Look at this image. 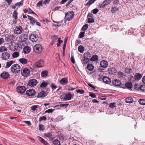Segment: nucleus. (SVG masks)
I'll return each mask as SVG.
<instances>
[{"instance_id": "f257e3e1", "label": "nucleus", "mask_w": 145, "mask_h": 145, "mask_svg": "<svg viewBox=\"0 0 145 145\" xmlns=\"http://www.w3.org/2000/svg\"><path fill=\"white\" fill-rule=\"evenodd\" d=\"M10 69L11 72L13 73H17L20 71V67L18 64H15L11 66Z\"/></svg>"}, {"instance_id": "f03ea898", "label": "nucleus", "mask_w": 145, "mask_h": 145, "mask_svg": "<svg viewBox=\"0 0 145 145\" xmlns=\"http://www.w3.org/2000/svg\"><path fill=\"white\" fill-rule=\"evenodd\" d=\"M74 16L73 12H68L65 14V18L67 20L70 21L73 19Z\"/></svg>"}, {"instance_id": "7ed1b4c3", "label": "nucleus", "mask_w": 145, "mask_h": 145, "mask_svg": "<svg viewBox=\"0 0 145 145\" xmlns=\"http://www.w3.org/2000/svg\"><path fill=\"white\" fill-rule=\"evenodd\" d=\"M21 73L22 76L27 77L30 74V71L28 69L25 68L21 70Z\"/></svg>"}, {"instance_id": "20e7f679", "label": "nucleus", "mask_w": 145, "mask_h": 145, "mask_svg": "<svg viewBox=\"0 0 145 145\" xmlns=\"http://www.w3.org/2000/svg\"><path fill=\"white\" fill-rule=\"evenodd\" d=\"M38 82L36 79H32L28 81L27 85L31 87H33L35 86Z\"/></svg>"}, {"instance_id": "39448f33", "label": "nucleus", "mask_w": 145, "mask_h": 145, "mask_svg": "<svg viewBox=\"0 0 145 145\" xmlns=\"http://www.w3.org/2000/svg\"><path fill=\"white\" fill-rule=\"evenodd\" d=\"M23 31L22 26L19 25L16 27L14 31V33L17 34H21Z\"/></svg>"}, {"instance_id": "423d86ee", "label": "nucleus", "mask_w": 145, "mask_h": 145, "mask_svg": "<svg viewBox=\"0 0 145 145\" xmlns=\"http://www.w3.org/2000/svg\"><path fill=\"white\" fill-rule=\"evenodd\" d=\"M34 50L36 53H39L41 52L42 48L40 45L37 44L34 47Z\"/></svg>"}, {"instance_id": "0eeeda50", "label": "nucleus", "mask_w": 145, "mask_h": 145, "mask_svg": "<svg viewBox=\"0 0 145 145\" xmlns=\"http://www.w3.org/2000/svg\"><path fill=\"white\" fill-rule=\"evenodd\" d=\"M29 39L32 42H34L37 41L38 39V35L35 34H31L29 36Z\"/></svg>"}, {"instance_id": "6e6552de", "label": "nucleus", "mask_w": 145, "mask_h": 145, "mask_svg": "<svg viewBox=\"0 0 145 145\" xmlns=\"http://www.w3.org/2000/svg\"><path fill=\"white\" fill-rule=\"evenodd\" d=\"M18 44L14 42L12 43L9 46V49L12 51L16 50L18 48Z\"/></svg>"}, {"instance_id": "1a4fd4ad", "label": "nucleus", "mask_w": 145, "mask_h": 145, "mask_svg": "<svg viewBox=\"0 0 145 145\" xmlns=\"http://www.w3.org/2000/svg\"><path fill=\"white\" fill-rule=\"evenodd\" d=\"M27 35L26 34H22L20 36L21 40L20 42L21 43L23 42L26 43V40L27 39Z\"/></svg>"}, {"instance_id": "9d476101", "label": "nucleus", "mask_w": 145, "mask_h": 145, "mask_svg": "<svg viewBox=\"0 0 145 145\" xmlns=\"http://www.w3.org/2000/svg\"><path fill=\"white\" fill-rule=\"evenodd\" d=\"M10 57V54L7 52L3 53L1 55V58L3 60H7L9 59Z\"/></svg>"}, {"instance_id": "9b49d317", "label": "nucleus", "mask_w": 145, "mask_h": 145, "mask_svg": "<svg viewBox=\"0 0 145 145\" xmlns=\"http://www.w3.org/2000/svg\"><path fill=\"white\" fill-rule=\"evenodd\" d=\"M35 65L36 67L40 68L43 66L44 61L42 59H40L36 63Z\"/></svg>"}, {"instance_id": "f8f14e48", "label": "nucleus", "mask_w": 145, "mask_h": 145, "mask_svg": "<svg viewBox=\"0 0 145 145\" xmlns=\"http://www.w3.org/2000/svg\"><path fill=\"white\" fill-rule=\"evenodd\" d=\"M18 92L20 93H23L26 90V88L24 86H20L17 87L16 88Z\"/></svg>"}, {"instance_id": "ddd939ff", "label": "nucleus", "mask_w": 145, "mask_h": 145, "mask_svg": "<svg viewBox=\"0 0 145 145\" xmlns=\"http://www.w3.org/2000/svg\"><path fill=\"white\" fill-rule=\"evenodd\" d=\"M35 91L33 89H29L26 91V94L28 96H31L35 95Z\"/></svg>"}, {"instance_id": "4468645a", "label": "nucleus", "mask_w": 145, "mask_h": 145, "mask_svg": "<svg viewBox=\"0 0 145 145\" xmlns=\"http://www.w3.org/2000/svg\"><path fill=\"white\" fill-rule=\"evenodd\" d=\"M0 76L3 78L7 79L9 77L10 75L8 72H4L2 73Z\"/></svg>"}, {"instance_id": "2eb2a0df", "label": "nucleus", "mask_w": 145, "mask_h": 145, "mask_svg": "<svg viewBox=\"0 0 145 145\" xmlns=\"http://www.w3.org/2000/svg\"><path fill=\"white\" fill-rule=\"evenodd\" d=\"M31 49L30 47L26 46L24 48L23 51L24 54H28L30 52Z\"/></svg>"}, {"instance_id": "dca6fc26", "label": "nucleus", "mask_w": 145, "mask_h": 145, "mask_svg": "<svg viewBox=\"0 0 145 145\" xmlns=\"http://www.w3.org/2000/svg\"><path fill=\"white\" fill-rule=\"evenodd\" d=\"M59 82L62 85H64L66 84L68 82V80L67 78H61L59 80Z\"/></svg>"}, {"instance_id": "f3484780", "label": "nucleus", "mask_w": 145, "mask_h": 145, "mask_svg": "<svg viewBox=\"0 0 145 145\" xmlns=\"http://www.w3.org/2000/svg\"><path fill=\"white\" fill-rule=\"evenodd\" d=\"M101 66L103 68H106L108 65V62L105 60H102L101 61L100 63Z\"/></svg>"}, {"instance_id": "a211bd4d", "label": "nucleus", "mask_w": 145, "mask_h": 145, "mask_svg": "<svg viewBox=\"0 0 145 145\" xmlns=\"http://www.w3.org/2000/svg\"><path fill=\"white\" fill-rule=\"evenodd\" d=\"M72 97V95L69 92L68 93L65 95L64 99L66 101L70 100L71 99Z\"/></svg>"}, {"instance_id": "6ab92c4d", "label": "nucleus", "mask_w": 145, "mask_h": 145, "mask_svg": "<svg viewBox=\"0 0 145 145\" xmlns=\"http://www.w3.org/2000/svg\"><path fill=\"white\" fill-rule=\"evenodd\" d=\"M103 80L104 83L107 84H109L111 82L110 79L106 76L104 77Z\"/></svg>"}, {"instance_id": "aec40b11", "label": "nucleus", "mask_w": 145, "mask_h": 145, "mask_svg": "<svg viewBox=\"0 0 145 145\" xmlns=\"http://www.w3.org/2000/svg\"><path fill=\"white\" fill-rule=\"evenodd\" d=\"M46 95H47L46 92L44 91H42L38 93L37 97L38 98H42L46 96Z\"/></svg>"}, {"instance_id": "412c9836", "label": "nucleus", "mask_w": 145, "mask_h": 145, "mask_svg": "<svg viewBox=\"0 0 145 145\" xmlns=\"http://www.w3.org/2000/svg\"><path fill=\"white\" fill-rule=\"evenodd\" d=\"M27 16L28 17V19L30 21V23L32 25H34L35 22H36V20L35 18L28 15H27Z\"/></svg>"}, {"instance_id": "4be33fe9", "label": "nucleus", "mask_w": 145, "mask_h": 145, "mask_svg": "<svg viewBox=\"0 0 145 145\" xmlns=\"http://www.w3.org/2000/svg\"><path fill=\"white\" fill-rule=\"evenodd\" d=\"M37 137L39 140L44 144L45 145H48L49 144L46 141L41 137L39 136H37Z\"/></svg>"}, {"instance_id": "5701e85b", "label": "nucleus", "mask_w": 145, "mask_h": 145, "mask_svg": "<svg viewBox=\"0 0 145 145\" xmlns=\"http://www.w3.org/2000/svg\"><path fill=\"white\" fill-rule=\"evenodd\" d=\"M113 84L115 86H120L121 84V82L119 80L116 79L112 81Z\"/></svg>"}, {"instance_id": "b1692460", "label": "nucleus", "mask_w": 145, "mask_h": 145, "mask_svg": "<svg viewBox=\"0 0 145 145\" xmlns=\"http://www.w3.org/2000/svg\"><path fill=\"white\" fill-rule=\"evenodd\" d=\"M116 70L114 68H111L108 70V73L110 74H113L116 72Z\"/></svg>"}, {"instance_id": "393cba45", "label": "nucleus", "mask_w": 145, "mask_h": 145, "mask_svg": "<svg viewBox=\"0 0 145 145\" xmlns=\"http://www.w3.org/2000/svg\"><path fill=\"white\" fill-rule=\"evenodd\" d=\"M44 135L46 137L48 138L50 140H52L54 139V137L50 133L44 134Z\"/></svg>"}, {"instance_id": "a878e982", "label": "nucleus", "mask_w": 145, "mask_h": 145, "mask_svg": "<svg viewBox=\"0 0 145 145\" xmlns=\"http://www.w3.org/2000/svg\"><path fill=\"white\" fill-rule=\"evenodd\" d=\"M110 2L111 1L110 0H106L103 2L102 4H101V7H104L106 5L110 3Z\"/></svg>"}, {"instance_id": "bb28decb", "label": "nucleus", "mask_w": 145, "mask_h": 145, "mask_svg": "<svg viewBox=\"0 0 145 145\" xmlns=\"http://www.w3.org/2000/svg\"><path fill=\"white\" fill-rule=\"evenodd\" d=\"M142 77V74L139 73H136L134 76L135 79L136 80H140Z\"/></svg>"}, {"instance_id": "cd10ccee", "label": "nucleus", "mask_w": 145, "mask_h": 145, "mask_svg": "<svg viewBox=\"0 0 145 145\" xmlns=\"http://www.w3.org/2000/svg\"><path fill=\"white\" fill-rule=\"evenodd\" d=\"M15 38V36L12 35H10L7 38V40L8 42L12 41V40H14Z\"/></svg>"}, {"instance_id": "c85d7f7f", "label": "nucleus", "mask_w": 145, "mask_h": 145, "mask_svg": "<svg viewBox=\"0 0 145 145\" xmlns=\"http://www.w3.org/2000/svg\"><path fill=\"white\" fill-rule=\"evenodd\" d=\"M98 60V56L97 55H94L90 59L91 61H97Z\"/></svg>"}, {"instance_id": "c756f323", "label": "nucleus", "mask_w": 145, "mask_h": 145, "mask_svg": "<svg viewBox=\"0 0 145 145\" xmlns=\"http://www.w3.org/2000/svg\"><path fill=\"white\" fill-rule=\"evenodd\" d=\"M14 63V61H10L6 62V64L5 66L6 68H8L13 63Z\"/></svg>"}, {"instance_id": "7c9ffc66", "label": "nucleus", "mask_w": 145, "mask_h": 145, "mask_svg": "<svg viewBox=\"0 0 145 145\" xmlns=\"http://www.w3.org/2000/svg\"><path fill=\"white\" fill-rule=\"evenodd\" d=\"M119 9L118 7H113L111 9V11L112 13H114L118 11Z\"/></svg>"}, {"instance_id": "2f4dec72", "label": "nucleus", "mask_w": 145, "mask_h": 145, "mask_svg": "<svg viewBox=\"0 0 145 145\" xmlns=\"http://www.w3.org/2000/svg\"><path fill=\"white\" fill-rule=\"evenodd\" d=\"M48 72L47 71L45 70L42 71L41 73V75L42 77H45L47 76Z\"/></svg>"}, {"instance_id": "473e14b6", "label": "nucleus", "mask_w": 145, "mask_h": 145, "mask_svg": "<svg viewBox=\"0 0 145 145\" xmlns=\"http://www.w3.org/2000/svg\"><path fill=\"white\" fill-rule=\"evenodd\" d=\"M87 68L89 70L92 71L94 69V66L91 64H89L88 65Z\"/></svg>"}, {"instance_id": "72a5a7b5", "label": "nucleus", "mask_w": 145, "mask_h": 145, "mask_svg": "<svg viewBox=\"0 0 145 145\" xmlns=\"http://www.w3.org/2000/svg\"><path fill=\"white\" fill-rule=\"evenodd\" d=\"M19 61L22 64H26L27 62V60L25 58H21L19 59Z\"/></svg>"}, {"instance_id": "f704fd0d", "label": "nucleus", "mask_w": 145, "mask_h": 145, "mask_svg": "<svg viewBox=\"0 0 145 145\" xmlns=\"http://www.w3.org/2000/svg\"><path fill=\"white\" fill-rule=\"evenodd\" d=\"M125 86L129 89L132 88V85L131 83L127 82L125 84Z\"/></svg>"}, {"instance_id": "c9c22d12", "label": "nucleus", "mask_w": 145, "mask_h": 145, "mask_svg": "<svg viewBox=\"0 0 145 145\" xmlns=\"http://www.w3.org/2000/svg\"><path fill=\"white\" fill-rule=\"evenodd\" d=\"M125 101L128 103H131L133 102V100L131 97H128L125 99Z\"/></svg>"}, {"instance_id": "e433bc0d", "label": "nucleus", "mask_w": 145, "mask_h": 145, "mask_svg": "<svg viewBox=\"0 0 145 145\" xmlns=\"http://www.w3.org/2000/svg\"><path fill=\"white\" fill-rule=\"evenodd\" d=\"M7 50V48L5 46H2L0 47V52L6 51Z\"/></svg>"}, {"instance_id": "4c0bfd02", "label": "nucleus", "mask_w": 145, "mask_h": 145, "mask_svg": "<svg viewBox=\"0 0 145 145\" xmlns=\"http://www.w3.org/2000/svg\"><path fill=\"white\" fill-rule=\"evenodd\" d=\"M51 38L52 39V41L55 42L58 39V37L56 35H54L51 36Z\"/></svg>"}, {"instance_id": "58836bf2", "label": "nucleus", "mask_w": 145, "mask_h": 145, "mask_svg": "<svg viewBox=\"0 0 145 145\" xmlns=\"http://www.w3.org/2000/svg\"><path fill=\"white\" fill-rule=\"evenodd\" d=\"M84 59L83 60V63L84 64H86L89 61V59L87 57V56H85L84 57Z\"/></svg>"}, {"instance_id": "ea45409f", "label": "nucleus", "mask_w": 145, "mask_h": 145, "mask_svg": "<svg viewBox=\"0 0 145 145\" xmlns=\"http://www.w3.org/2000/svg\"><path fill=\"white\" fill-rule=\"evenodd\" d=\"M139 103L141 105H145V100L143 99H140L138 101Z\"/></svg>"}, {"instance_id": "a19ab883", "label": "nucleus", "mask_w": 145, "mask_h": 145, "mask_svg": "<svg viewBox=\"0 0 145 145\" xmlns=\"http://www.w3.org/2000/svg\"><path fill=\"white\" fill-rule=\"evenodd\" d=\"M54 145H60V141L57 139H56L53 141Z\"/></svg>"}, {"instance_id": "79ce46f5", "label": "nucleus", "mask_w": 145, "mask_h": 145, "mask_svg": "<svg viewBox=\"0 0 145 145\" xmlns=\"http://www.w3.org/2000/svg\"><path fill=\"white\" fill-rule=\"evenodd\" d=\"M78 51L81 53H82L83 52L84 48V47L82 46H80L78 47Z\"/></svg>"}, {"instance_id": "37998d69", "label": "nucleus", "mask_w": 145, "mask_h": 145, "mask_svg": "<svg viewBox=\"0 0 145 145\" xmlns=\"http://www.w3.org/2000/svg\"><path fill=\"white\" fill-rule=\"evenodd\" d=\"M125 71L126 73L128 74H129L132 72V70L131 68L127 67L125 69Z\"/></svg>"}, {"instance_id": "c03bdc74", "label": "nucleus", "mask_w": 145, "mask_h": 145, "mask_svg": "<svg viewBox=\"0 0 145 145\" xmlns=\"http://www.w3.org/2000/svg\"><path fill=\"white\" fill-rule=\"evenodd\" d=\"M96 0H89L86 3V5L87 6H90L92 3H94Z\"/></svg>"}, {"instance_id": "a18cd8bd", "label": "nucleus", "mask_w": 145, "mask_h": 145, "mask_svg": "<svg viewBox=\"0 0 145 145\" xmlns=\"http://www.w3.org/2000/svg\"><path fill=\"white\" fill-rule=\"evenodd\" d=\"M48 84L47 82H43L41 84L40 86L41 88H45L46 87Z\"/></svg>"}, {"instance_id": "49530a36", "label": "nucleus", "mask_w": 145, "mask_h": 145, "mask_svg": "<svg viewBox=\"0 0 145 145\" xmlns=\"http://www.w3.org/2000/svg\"><path fill=\"white\" fill-rule=\"evenodd\" d=\"M145 89V85H141L140 86L139 89L142 91H144Z\"/></svg>"}, {"instance_id": "de8ad7c7", "label": "nucleus", "mask_w": 145, "mask_h": 145, "mask_svg": "<svg viewBox=\"0 0 145 145\" xmlns=\"http://www.w3.org/2000/svg\"><path fill=\"white\" fill-rule=\"evenodd\" d=\"M38 107L39 106L37 105L32 106L31 107V109L33 111H35Z\"/></svg>"}, {"instance_id": "09e8293b", "label": "nucleus", "mask_w": 145, "mask_h": 145, "mask_svg": "<svg viewBox=\"0 0 145 145\" xmlns=\"http://www.w3.org/2000/svg\"><path fill=\"white\" fill-rule=\"evenodd\" d=\"M19 56V54L18 52H15L12 54V57L14 58L17 57Z\"/></svg>"}, {"instance_id": "8fccbe9b", "label": "nucleus", "mask_w": 145, "mask_h": 145, "mask_svg": "<svg viewBox=\"0 0 145 145\" xmlns=\"http://www.w3.org/2000/svg\"><path fill=\"white\" fill-rule=\"evenodd\" d=\"M88 24H86L84 25L82 28L83 31H85L88 28Z\"/></svg>"}, {"instance_id": "3c124183", "label": "nucleus", "mask_w": 145, "mask_h": 145, "mask_svg": "<svg viewBox=\"0 0 145 145\" xmlns=\"http://www.w3.org/2000/svg\"><path fill=\"white\" fill-rule=\"evenodd\" d=\"M44 129V126L42 124H40L39 125V129L40 131H43Z\"/></svg>"}, {"instance_id": "603ef678", "label": "nucleus", "mask_w": 145, "mask_h": 145, "mask_svg": "<svg viewBox=\"0 0 145 145\" xmlns=\"http://www.w3.org/2000/svg\"><path fill=\"white\" fill-rule=\"evenodd\" d=\"M13 17L15 19L17 18V13L16 12V11L15 10L14 11Z\"/></svg>"}, {"instance_id": "864d4df0", "label": "nucleus", "mask_w": 145, "mask_h": 145, "mask_svg": "<svg viewBox=\"0 0 145 145\" xmlns=\"http://www.w3.org/2000/svg\"><path fill=\"white\" fill-rule=\"evenodd\" d=\"M76 91L78 93L83 94L84 93V91L83 89H78L76 90Z\"/></svg>"}, {"instance_id": "5fc2aeb1", "label": "nucleus", "mask_w": 145, "mask_h": 145, "mask_svg": "<svg viewBox=\"0 0 145 145\" xmlns=\"http://www.w3.org/2000/svg\"><path fill=\"white\" fill-rule=\"evenodd\" d=\"M87 56V57L89 58V57L91 56V54L89 52H87L85 53L84 54V56Z\"/></svg>"}, {"instance_id": "6e6d98bb", "label": "nucleus", "mask_w": 145, "mask_h": 145, "mask_svg": "<svg viewBox=\"0 0 145 145\" xmlns=\"http://www.w3.org/2000/svg\"><path fill=\"white\" fill-rule=\"evenodd\" d=\"M140 86L139 84H136L134 86V88H135V89L137 90H139V87Z\"/></svg>"}, {"instance_id": "4d7b16f0", "label": "nucleus", "mask_w": 145, "mask_h": 145, "mask_svg": "<svg viewBox=\"0 0 145 145\" xmlns=\"http://www.w3.org/2000/svg\"><path fill=\"white\" fill-rule=\"evenodd\" d=\"M46 119V117L45 116H43L42 117H40L39 120V121L40 122L42 120H45Z\"/></svg>"}, {"instance_id": "13d9d810", "label": "nucleus", "mask_w": 145, "mask_h": 145, "mask_svg": "<svg viewBox=\"0 0 145 145\" xmlns=\"http://www.w3.org/2000/svg\"><path fill=\"white\" fill-rule=\"evenodd\" d=\"M23 3L22 2H20L19 3H16L15 5L16 6H18L19 7H20V6H22L23 5Z\"/></svg>"}, {"instance_id": "bf43d9fd", "label": "nucleus", "mask_w": 145, "mask_h": 145, "mask_svg": "<svg viewBox=\"0 0 145 145\" xmlns=\"http://www.w3.org/2000/svg\"><path fill=\"white\" fill-rule=\"evenodd\" d=\"M50 87L53 89H55L57 88V86H55L54 84L53 83L51 84Z\"/></svg>"}, {"instance_id": "052dcab7", "label": "nucleus", "mask_w": 145, "mask_h": 145, "mask_svg": "<svg viewBox=\"0 0 145 145\" xmlns=\"http://www.w3.org/2000/svg\"><path fill=\"white\" fill-rule=\"evenodd\" d=\"M42 6V1H40L37 3V7H40Z\"/></svg>"}, {"instance_id": "680f3d73", "label": "nucleus", "mask_w": 145, "mask_h": 145, "mask_svg": "<svg viewBox=\"0 0 145 145\" xmlns=\"http://www.w3.org/2000/svg\"><path fill=\"white\" fill-rule=\"evenodd\" d=\"M84 32H81L79 35V37L80 38H82L84 36Z\"/></svg>"}, {"instance_id": "e2e57ef3", "label": "nucleus", "mask_w": 145, "mask_h": 145, "mask_svg": "<svg viewBox=\"0 0 145 145\" xmlns=\"http://www.w3.org/2000/svg\"><path fill=\"white\" fill-rule=\"evenodd\" d=\"M118 74L119 77H121L123 76L124 74L122 72H118Z\"/></svg>"}, {"instance_id": "0e129e2a", "label": "nucleus", "mask_w": 145, "mask_h": 145, "mask_svg": "<svg viewBox=\"0 0 145 145\" xmlns=\"http://www.w3.org/2000/svg\"><path fill=\"white\" fill-rule=\"evenodd\" d=\"M94 21V20L92 18H89L88 19V22L89 23L93 22Z\"/></svg>"}, {"instance_id": "69168bd1", "label": "nucleus", "mask_w": 145, "mask_h": 145, "mask_svg": "<svg viewBox=\"0 0 145 145\" xmlns=\"http://www.w3.org/2000/svg\"><path fill=\"white\" fill-rule=\"evenodd\" d=\"M116 103H111L110 105H109V106L110 107H111V108H114V107H115L116 106Z\"/></svg>"}, {"instance_id": "338daca9", "label": "nucleus", "mask_w": 145, "mask_h": 145, "mask_svg": "<svg viewBox=\"0 0 145 145\" xmlns=\"http://www.w3.org/2000/svg\"><path fill=\"white\" fill-rule=\"evenodd\" d=\"M119 1L118 0H115L113 2L114 5H118L119 4Z\"/></svg>"}, {"instance_id": "774afa93", "label": "nucleus", "mask_w": 145, "mask_h": 145, "mask_svg": "<svg viewBox=\"0 0 145 145\" xmlns=\"http://www.w3.org/2000/svg\"><path fill=\"white\" fill-rule=\"evenodd\" d=\"M53 111V109H49L48 110H46L45 111V112L50 113L52 112Z\"/></svg>"}]
</instances>
